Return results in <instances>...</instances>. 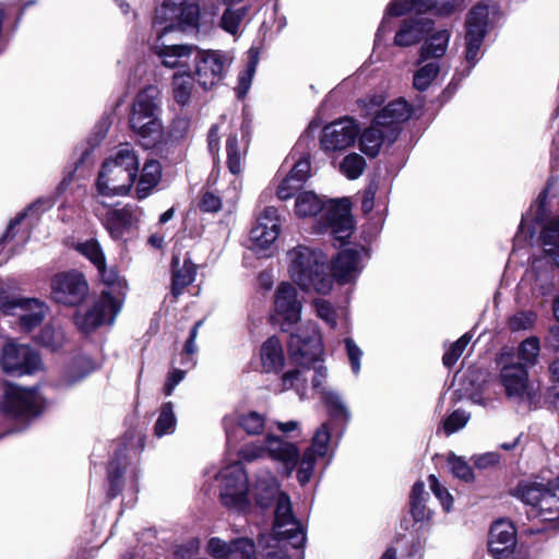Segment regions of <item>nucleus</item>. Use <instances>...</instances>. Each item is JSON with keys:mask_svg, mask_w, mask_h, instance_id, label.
Here are the masks:
<instances>
[{"mask_svg": "<svg viewBox=\"0 0 559 559\" xmlns=\"http://www.w3.org/2000/svg\"><path fill=\"white\" fill-rule=\"evenodd\" d=\"M260 360L263 371L278 373L285 365V356L280 340L269 337L260 349Z\"/></svg>", "mask_w": 559, "mask_h": 559, "instance_id": "obj_31", "label": "nucleus"}, {"mask_svg": "<svg viewBox=\"0 0 559 559\" xmlns=\"http://www.w3.org/2000/svg\"><path fill=\"white\" fill-rule=\"evenodd\" d=\"M257 63H258V58L253 53V50L251 49L249 64H248L246 71L242 72L238 79V87L236 90L238 97H243L247 94V92L249 91V88L251 86L253 74L255 72Z\"/></svg>", "mask_w": 559, "mask_h": 559, "instance_id": "obj_54", "label": "nucleus"}, {"mask_svg": "<svg viewBox=\"0 0 559 559\" xmlns=\"http://www.w3.org/2000/svg\"><path fill=\"white\" fill-rule=\"evenodd\" d=\"M233 540L227 543L218 537H212L207 542V552L215 559H229L231 555Z\"/></svg>", "mask_w": 559, "mask_h": 559, "instance_id": "obj_56", "label": "nucleus"}, {"mask_svg": "<svg viewBox=\"0 0 559 559\" xmlns=\"http://www.w3.org/2000/svg\"><path fill=\"white\" fill-rule=\"evenodd\" d=\"M247 13L248 9L246 7L226 5L217 25L222 31L237 39L242 33V23Z\"/></svg>", "mask_w": 559, "mask_h": 559, "instance_id": "obj_33", "label": "nucleus"}, {"mask_svg": "<svg viewBox=\"0 0 559 559\" xmlns=\"http://www.w3.org/2000/svg\"><path fill=\"white\" fill-rule=\"evenodd\" d=\"M219 497L228 509L246 511L250 508V495L247 473L240 462L222 468L217 475Z\"/></svg>", "mask_w": 559, "mask_h": 559, "instance_id": "obj_12", "label": "nucleus"}, {"mask_svg": "<svg viewBox=\"0 0 559 559\" xmlns=\"http://www.w3.org/2000/svg\"><path fill=\"white\" fill-rule=\"evenodd\" d=\"M43 397L36 389H24L8 384L4 392L3 407L16 419H31L43 408Z\"/></svg>", "mask_w": 559, "mask_h": 559, "instance_id": "obj_17", "label": "nucleus"}, {"mask_svg": "<svg viewBox=\"0 0 559 559\" xmlns=\"http://www.w3.org/2000/svg\"><path fill=\"white\" fill-rule=\"evenodd\" d=\"M485 36L480 33L466 32L465 35V62L468 64V71L478 62L481 57V45Z\"/></svg>", "mask_w": 559, "mask_h": 559, "instance_id": "obj_47", "label": "nucleus"}, {"mask_svg": "<svg viewBox=\"0 0 559 559\" xmlns=\"http://www.w3.org/2000/svg\"><path fill=\"white\" fill-rule=\"evenodd\" d=\"M524 281L531 284L533 294L547 295L555 284L554 267L544 264L542 260H535Z\"/></svg>", "mask_w": 559, "mask_h": 559, "instance_id": "obj_29", "label": "nucleus"}, {"mask_svg": "<svg viewBox=\"0 0 559 559\" xmlns=\"http://www.w3.org/2000/svg\"><path fill=\"white\" fill-rule=\"evenodd\" d=\"M515 545V528L506 520L496 521L489 531L488 548L493 557L500 559L510 552Z\"/></svg>", "mask_w": 559, "mask_h": 559, "instance_id": "obj_26", "label": "nucleus"}, {"mask_svg": "<svg viewBox=\"0 0 559 559\" xmlns=\"http://www.w3.org/2000/svg\"><path fill=\"white\" fill-rule=\"evenodd\" d=\"M544 252L559 265V217L547 224L540 234Z\"/></svg>", "mask_w": 559, "mask_h": 559, "instance_id": "obj_39", "label": "nucleus"}, {"mask_svg": "<svg viewBox=\"0 0 559 559\" xmlns=\"http://www.w3.org/2000/svg\"><path fill=\"white\" fill-rule=\"evenodd\" d=\"M469 416L463 411H454L444 421L443 429L447 435H452L462 429L468 421Z\"/></svg>", "mask_w": 559, "mask_h": 559, "instance_id": "obj_59", "label": "nucleus"}, {"mask_svg": "<svg viewBox=\"0 0 559 559\" xmlns=\"http://www.w3.org/2000/svg\"><path fill=\"white\" fill-rule=\"evenodd\" d=\"M540 352L539 340L531 336L524 340L518 347L515 364H521L526 370L536 365Z\"/></svg>", "mask_w": 559, "mask_h": 559, "instance_id": "obj_42", "label": "nucleus"}, {"mask_svg": "<svg viewBox=\"0 0 559 559\" xmlns=\"http://www.w3.org/2000/svg\"><path fill=\"white\" fill-rule=\"evenodd\" d=\"M464 0H393L386 8L385 15L376 35V45L388 32L386 22L390 16H401L407 12L427 13L445 17L460 10Z\"/></svg>", "mask_w": 559, "mask_h": 559, "instance_id": "obj_13", "label": "nucleus"}, {"mask_svg": "<svg viewBox=\"0 0 559 559\" xmlns=\"http://www.w3.org/2000/svg\"><path fill=\"white\" fill-rule=\"evenodd\" d=\"M280 234V216L277 209L266 206L259 213L257 223L250 231L252 250L258 253L270 249Z\"/></svg>", "mask_w": 559, "mask_h": 559, "instance_id": "obj_20", "label": "nucleus"}, {"mask_svg": "<svg viewBox=\"0 0 559 559\" xmlns=\"http://www.w3.org/2000/svg\"><path fill=\"white\" fill-rule=\"evenodd\" d=\"M245 145L239 143L237 135H229L226 142L227 166L233 175H239L242 170Z\"/></svg>", "mask_w": 559, "mask_h": 559, "instance_id": "obj_45", "label": "nucleus"}, {"mask_svg": "<svg viewBox=\"0 0 559 559\" xmlns=\"http://www.w3.org/2000/svg\"><path fill=\"white\" fill-rule=\"evenodd\" d=\"M0 311L19 319L20 329L29 333L44 321L48 307L36 298H17L11 295L10 286L0 282Z\"/></svg>", "mask_w": 559, "mask_h": 559, "instance_id": "obj_10", "label": "nucleus"}, {"mask_svg": "<svg viewBox=\"0 0 559 559\" xmlns=\"http://www.w3.org/2000/svg\"><path fill=\"white\" fill-rule=\"evenodd\" d=\"M295 212L300 217L313 216L321 212L320 231L329 233L340 242L347 239L354 229L350 209L346 201H330L324 204L314 192L305 191L296 199Z\"/></svg>", "mask_w": 559, "mask_h": 559, "instance_id": "obj_6", "label": "nucleus"}, {"mask_svg": "<svg viewBox=\"0 0 559 559\" xmlns=\"http://www.w3.org/2000/svg\"><path fill=\"white\" fill-rule=\"evenodd\" d=\"M428 483L431 491L441 503L444 511L449 512L453 504V497L448 489L442 486L435 475L428 477Z\"/></svg>", "mask_w": 559, "mask_h": 559, "instance_id": "obj_55", "label": "nucleus"}, {"mask_svg": "<svg viewBox=\"0 0 559 559\" xmlns=\"http://www.w3.org/2000/svg\"><path fill=\"white\" fill-rule=\"evenodd\" d=\"M52 205L53 201L50 199H38L32 203L25 211L17 214V216L10 222L8 229L1 239V242H5L14 237V229L23 219L33 215L37 217L39 214L49 210Z\"/></svg>", "mask_w": 559, "mask_h": 559, "instance_id": "obj_41", "label": "nucleus"}, {"mask_svg": "<svg viewBox=\"0 0 559 559\" xmlns=\"http://www.w3.org/2000/svg\"><path fill=\"white\" fill-rule=\"evenodd\" d=\"M359 127L353 118L344 117L325 126L320 139L324 151H340L354 144Z\"/></svg>", "mask_w": 559, "mask_h": 559, "instance_id": "obj_21", "label": "nucleus"}, {"mask_svg": "<svg viewBox=\"0 0 559 559\" xmlns=\"http://www.w3.org/2000/svg\"><path fill=\"white\" fill-rule=\"evenodd\" d=\"M96 369V364L87 356H79L73 359L71 366L66 372V382L68 384H73L90 373H92Z\"/></svg>", "mask_w": 559, "mask_h": 559, "instance_id": "obj_44", "label": "nucleus"}, {"mask_svg": "<svg viewBox=\"0 0 559 559\" xmlns=\"http://www.w3.org/2000/svg\"><path fill=\"white\" fill-rule=\"evenodd\" d=\"M275 313L283 320L282 329L287 331L289 326L300 320L302 305L298 299L296 288L286 282L281 283L275 290Z\"/></svg>", "mask_w": 559, "mask_h": 559, "instance_id": "obj_22", "label": "nucleus"}, {"mask_svg": "<svg viewBox=\"0 0 559 559\" xmlns=\"http://www.w3.org/2000/svg\"><path fill=\"white\" fill-rule=\"evenodd\" d=\"M229 559H257L253 542L246 537L234 539Z\"/></svg>", "mask_w": 559, "mask_h": 559, "instance_id": "obj_52", "label": "nucleus"}, {"mask_svg": "<svg viewBox=\"0 0 559 559\" xmlns=\"http://www.w3.org/2000/svg\"><path fill=\"white\" fill-rule=\"evenodd\" d=\"M195 274L197 266L190 259L185 258L180 263L179 259L175 257L173 260V294L179 295L186 286L194 281Z\"/></svg>", "mask_w": 559, "mask_h": 559, "instance_id": "obj_34", "label": "nucleus"}, {"mask_svg": "<svg viewBox=\"0 0 559 559\" xmlns=\"http://www.w3.org/2000/svg\"><path fill=\"white\" fill-rule=\"evenodd\" d=\"M87 294L88 284L80 272H64L52 278L51 295L59 304L76 306L84 300Z\"/></svg>", "mask_w": 559, "mask_h": 559, "instance_id": "obj_18", "label": "nucleus"}, {"mask_svg": "<svg viewBox=\"0 0 559 559\" xmlns=\"http://www.w3.org/2000/svg\"><path fill=\"white\" fill-rule=\"evenodd\" d=\"M185 371L174 369L168 373L167 381L164 386V392L167 396L173 394L175 388L183 380Z\"/></svg>", "mask_w": 559, "mask_h": 559, "instance_id": "obj_64", "label": "nucleus"}, {"mask_svg": "<svg viewBox=\"0 0 559 559\" xmlns=\"http://www.w3.org/2000/svg\"><path fill=\"white\" fill-rule=\"evenodd\" d=\"M139 157L129 144H121L114 156L107 158L96 180L100 195L115 197L127 194L138 176Z\"/></svg>", "mask_w": 559, "mask_h": 559, "instance_id": "obj_9", "label": "nucleus"}, {"mask_svg": "<svg viewBox=\"0 0 559 559\" xmlns=\"http://www.w3.org/2000/svg\"><path fill=\"white\" fill-rule=\"evenodd\" d=\"M120 310L121 300L102 292L88 308L75 312L74 323L83 333H90L103 324H112Z\"/></svg>", "mask_w": 559, "mask_h": 559, "instance_id": "obj_16", "label": "nucleus"}, {"mask_svg": "<svg viewBox=\"0 0 559 559\" xmlns=\"http://www.w3.org/2000/svg\"><path fill=\"white\" fill-rule=\"evenodd\" d=\"M103 226L114 240H128L138 230L142 210L135 204H126L120 209H96Z\"/></svg>", "mask_w": 559, "mask_h": 559, "instance_id": "obj_15", "label": "nucleus"}, {"mask_svg": "<svg viewBox=\"0 0 559 559\" xmlns=\"http://www.w3.org/2000/svg\"><path fill=\"white\" fill-rule=\"evenodd\" d=\"M190 128V120L187 117H177L170 127V136L175 140L183 139Z\"/></svg>", "mask_w": 559, "mask_h": 559, "instance_id": "obj_63", "label": "nucleus"}, {"mask_svg": "<svg viewBox=\"0 0 559 559\" xmlns=\"http://www.w3.org/2000/svg\"><path fill=\"white\" fill-rule=\"evenodd\" d=\"M419 68L414 73L413 85L418 91H426L440 72V62L429 59L425 62L418 60Z\"/></svg>", "mask_w": 559, "mask_h": 559, "instance_id": "obj_40", "label": "nucleus"}, {"mask_svg": "<svg viewBox=\"0 0 559 559\" xmlns=\"http://www.w3.org/2000/svg\"><path fill=\"white\" fill-rule=\"evenodd\" d=\"M448 465L452 474L466 483L474 480V474L468 463L461 456L451 453L448 456Z\"/></svg>", "mask_w": 559, "mask_h": 559, "instance_id": "obj_51", "label": "nucleus"}, {"mask_svg": "<svg viewBox=\"0 0 559 559\" xmlns=\"http://www.w3.org/2000/svg\"><path fill=\"white\" fill-rule=\"evenodd\" d=\"M76 249L82 255L87 258L96 269L106 263L103 249L96 239H90L85 242L79 243Z\"/></svg>", "mask_w": 559, "mask_h": 559, "instance_id": "obj_50", "label": "nucleus"}, {"mask_svg": "<svg viewBox=\"0 0 559 559\" xmlns=\"http://www.w3.org/2000/svg\"><path fill=\"white\" fill-rule=\"evenodd\" d=\"M289 277L305 292L326 295L332 290L333 278L328 272V258L321 251L307 246H296L287 251Z\"/></svg>", "mask_w": 559, "mask_h": 559, "instance_id": "obj_5", "label": "nucleus"}, {"mask_svg": "<svg viewBox=\"0 0 559 559\" xmlns=\"http://www.w3.org/2000/svg\"><path fill=\"white\" fill-rule=\"evenodd\" d=\"M492 13H495L493 8L483 3L475 5L467 14L466 32L480 33L481 36H486L490 21V14Z\"/></svg>", "mask_w": 559, "mask_h": 559, "instance_id": "obj_37", "label": "nucleus"}, {"mask_svg": "<svg viewBox=\"0 0 559 559\" xmlns=\"http://www.w3.org/2000/svg\"><path fill=\"white\" fill-rule=\"evenodd\" d=\"M310 368L313 369L311 378L312 388L324 402L330 416L333 419L347 421L349 419V412L342 397L336 392L322 386V381L326 377V369L322 366L321 360L318 364H312Z\"/></svg>", "mask_w": 559, "mask_h": 559, "instance_id": "obj_25", "label": "nucleus"}, {"mask_svg": "<svg viewBox=\"0 0 559 559\" xmlns=\"http://www.w3.org/2000/svg\"><path fill=\"white\" fill-rule=\"evenodd\" d=\"M200 207L204 212L215 213L222 209V200L213 192H204L200 201Z\"/></svg>", "mask_w": 559, "mask_h": 559, "instance_id": "obj_61", "label": "nucleus"}, {"mask_svg": "<svg viewBox=\"0 0 559 559\" xmlns=\"http://www.w3.org/2000/svg\"><path fill=\"white\" fill-rule=\"evenodd\" d=\"M365 167V158L357 153L348 154L341 163V171L350 180L359 178L362 175Z\"/></svg>", "mask_w": 559, "mask_h": 559, "instance_id": "obj_48", "label": "nucleus"}, {"mask_svg": "<svg viewBox=\"0 0 559 559\" xmlns=\"http://www.w3.org/2000/svg\"><path fill=\"white\" fill-rule=\"evenodd\" d=\"M162 175L160 164L157 160H147L142 169V174L136 187L139 199L146 198L153 188L158 183Z\"/></svg>", "mask_w": 559, "mask_h": 559, "instance_id": "obj_36", "label": "nucleus"}, {"mask_svg": "<svg viewBox=\"0 0 559 559\" xmlns=\"http://www.w3.org/2000/svg\"><path fill=\"white\" fill-rule=\"evenodd\" d=\"M500 382L510 400L521 402L530 396L528 370L521 364H515L513 359L503 364Z\"/></svg>", "mask_w": 559, "mask_h": 559, "instance_id": "obj_23", "label": "nucleus"}, {"mask_svg": "<svg viewBox=\"0 0 559 559\" xmlns=\"http://www.w3.org/2000/svg\"><path fill=\"white\" fill-rule=\"evenodd\" d=\"M97 271L102 282L107 287L103 292H109L114 298H119L122 304L127 293L124 278H122L115 269H107L106 263L97 267Z\"/></svg>", "mask_w": 559, "mask_h": 559, "instance_id": "obj_38", "label": "nucleus"}, {"mask_svg": "<svg viewBox=\"0 0 559 559\" xmlns=\"http://www.w3.org/2000/svg\"><path fill=\"white\" fill-rule=\"evenodd\" d=\"M411 117V109L404 99L389 103L378 111L372 123L359 138V147L370 157L379 154L384 143H393L400 132L401 124Z\"/></svg>", "mask_w": 559, "mask_h": 559, "instance_id": "obj_8", "label": "nucleus"}, {"mask_svg": "<svg viewBox=\"0 0 559 559\" xmlns=\"http://www.w3.org/2000/svg\"><path fill=\"white\" fill-rule=\"evenodd\" d=\"M176 425L177 418L174 412V404L171 402L163 403L154 425L155 436L160 438L163 436L174 433Z\"/></svg>", "mask_w": 559, "mask_h": 559, "instance_id": "obj_43", "label": "nucleus"}, {"mask_svg": "<svg viewBox=\"0 0 559 559\" xmlns=\"http://www.w3.org/2000/svg\"><path fill=\"white\" fill-rule=\"evenodd\" d=\"M474 465L477 468L485 469L496 466L500 462V454L497 452H487L473 456Z\"/></svg>", "mask_w": 559, "mask_h": 559, "instance_id": "obj_62", "label": "nucleus"}, {"mask_svg": "<svg viewBox=\"0 0 559 559\" xmlns=\"http://www.w3.org/2000/svg\"><path fill=\"white\" fill-rule=\"evenodd\" d=\"M191 71H177L171 78V95L176 104L181 107L190 105L194 93L195 85Z\"/></svg>", "mask_w": 559, "mask_h": 559, "instance_id": "obj_32", "label": "nucleus"}, {"mask_svg": "<svg viewBox=\"0 0 559 559\" xmlns=\"http://www.w3.org/2000/svg\"><path fill=\"white\" fill-rule=\"evenodd\" d=\"M231 59L222 50H203L197 47L193 55L194 71L192 72L198 84L203 90H211L222 82Z\"/></svg>", "mask_w": 559, "mask_h": 559, "instance_id": "obj_14", "label": "nucleus"}, {"mask_svg": "<svg viewBox=\"0 0 559 559\" xmlns=\"http://www.w3.org/2000/svg\"><path fill=\"white\" fill-rule=\"evenodd\" d=\"M429 493L425 490V484L417 481L413 485L409 495L411 513L416 522L429 521L432 511L426 506Z\"/></svg>", "mask_w": 559, "mask_h": 559, "instance_id": "obj_35", "label": "nucleus"}, {"mask_svg": "<svg viewBox=\"0 0 559 559\" xmlns=\"http://www.w3.org/2000/svg\"><path fill=\"white\" fill-rule=\"evenodd\" d=\"M2 368L7 373H32L40 367L38 354L27 345L8 343L2 349Z\"/></svg>", "mask_w": 559, "mask_h": 559, "instance_id": "obj_19", "label": "nucleus"}, {"mask_svg": "<svg viewBox=\"0 0 559 559\" xmlns=\"http://www.w3.org/2000/svg\"><path fill=\"white\" fill-rule=\"evenodd\" d=\"M451 36V31L448 28L429 34L419 49L420 61L425 62L429 59L439 61L448 50Z\"/></svg>", "mask_w": 559, "mask_h": 559, "instance_id": "obj_30", "label": "nucleus"}, {"mask_svg": "<svg viewBox=\"0 0 559 559\" xmlns=\"http://www.w3.org/2000/svg\"><path fill=\"white\" fill-rule=\"evenodd\" d=\"M521 500L531 506V515L544 522L559 520V476L547 485L531 483L519 488Z\"/></svg>", "mask_w": 559, "mask_h": 559, "instance_id": "obj_11", "label": "nucleus"}, {"mask_svg": "<svg viewBox=\"0 0 559 559\" xmlns=\"http://www.w3.org/2000/svg\"><path fill=\"white\" fill-rule=\"evenodd\" d=\"M250 500L261 508H269L275 501L273 539L286 542L293 548H301L306 543L302 524L292 511L289 497L280 491L277 478L267 469L259 471L249 488Z\"/></svg>", "mask_w": 559, "mask_h": 559, "instance_id": "obj_3", "label": "nucleus"}, {"mask_svg": "<svg viewBox=\"0 0 559 559\" xmlns=\"http://www.w3.org/2000/svg\"><path fill=\"white\" fill-rule=\"evenodd\" d=\"M535 319L533 311H520L509 319V328L511 331L527 330L533 326Z\"/></svg>", "mask_w": 559, "mask_h": 559, "instance_id": "obj_57", "label": "nucleus"}, {"mask_svg": "<svg viewBox=\"0 0 559 559\" xmlns=\"http://www.w3.org/2000/svg\"><path fill=\"white\" fill-rule=\"evenodd\" d=\"M159 114L160 92L157 86L148 85L138 93L129 116L130 128L145 148L154 147L163 139Z\"/></svg>", "mask_w": 559, "mask_h": 559, "instance_id": "obj_7", "label": "nucleus"}, {"mask_svg": "<svg viewBox=\"0 0 559 559\" xmlns=\"http://www.w3.org/2000/svg\"><path fill=\"white\" fill-rule=\"evenodd\" d=\"M310 159L308 155L300 157L295 162L293 169L277 188V197L281 200H287L299 190L310 176Z\"/></svg>", "mask_w": 559, "mask_h": 559, "instance_id": "obj_27", "label": "nucleus"}, {"mask_svg": "<svg viewBox=\"0 0 559 559\" xmlns=\"http://www.w3.org/2000/svg\"><path fill=\"white\" fill-rule=\"evenodd\" d=\"M317 316L322 319L329 326H336V312L331 302L324 299L314 301Z\"/></svg>", "mask_w": 559, "mask_h": 559, "instance_id": "obj_58", "label": "nucleus"}, {"mask_svg": "<svg viewBox=\"0 0 559 559\" xmlns=\"http://www.w3.org/2000/svg\"><path fill=\"white\" fill-rule=\"evenodd\" d=\"M199 17V5L186 0H165L156 10L153 20L156 39L152 50L163 67L191 71L189 64L197 47L189 44H166L164 36L175 29L197 31Z\"/></svg>", "mask_w": 559, "mask_h": 559, "instance_id": "obj_2", "label": "nucleus"}, {"mask_svg": "<svg viewBox=\"0 0 559 559\" xmlns=\"http://www.w3.org/2000/svg\"><path fill=\"white\" fill-rule=\"evenodd\" d=\"M222 425L228 447L233 444V433L236 426L240 427L248 436H260L267 429L265 416L255 411L226 415ZM330 439V428L324 423L317 429L311 445L304 451L300 457L299 449L295 443L288 442L267 430L262 440L245 443L239 449L238 456L240 461L248 463L269 457L282 464L287 476H290L297 467V479L304 486L311 479L317 460L328 454Z\"/></svg>", "mask_w": 559, "mask_h": 559, "instance_id": "obj_1", "label": "nucleus"}, {"mask_svg": "<svg viewBox=\"0 0 559 559\" xmlns=\"http://www.w3.org/2000/svg\"><path fill=\"white\" fill-rule=\"evenodd\" d=\"M288 353L290 359L301 369L289 370L283 373L278 383L274 386V391L282 393L294 389L302 399L308 380L307 372L312 364L320 361L323 353L321 336L316 323L308 322L290 334Z\"/></svg>", "mask_w": 559, "mask_h": 559, "instance_id": "obj_4", "label": "nucleus"}, {"mask_svg": "<svg viewBox=\"0 0 559 559\" xmlns=\"http://www.w3.org/2000/svg\"><path fill=\"white\" fill-rule=\"evenodd\" d=\"M433 22L426 17H415L403 22L394 37V45L408 47L419 43L432 29Z\"/></svg>", "mask_w": 559, "mask_h": 559, "instance_id": "obj_28", "label": "nucleus"}, {"mask_svg": "<svg viewBox=\"0 0 559 559\" xmlns=\"http://www.w3.org/2000/svg\"><path fill=\"white\" fill-rule=\"evenodd\" d=\"M367 257L368 252L364 247L341 251L332 264L333 276L341 284L355 281L360 274L364 267L362 261Z\"/></svg>", "mask_w": 559, "mask_h": 559, "instance_id": "obj_24", "label": "nucleus"}, {"mask_svg": "<svg viewBox=\"0 0 559 559\" xmlns=\"http://www.w3.org/2000/svg\"><path fill=\"white\" fill-rule=\"evenodd\" d=\"M345 348L352 370L355 374H358L360 371V358L362 356V352L352 338L345 340Z\"/></svg>", "mask_w": 559, "mask_h": 559, "instance_id": "obj_60", "label": "nucleus"}, {"mask_svg": "<svg viewBox=\"0 0 559 559\" xmlns=\"http://www.w3.org/2000/svg\"><path fill=\"white\" fill-rule=\"evenodd\" d=\"M126 464V454L124 450H119L116 452L115 457L109 463L108 467V479L110 483V488L108 495L114 498L120 491V479L123 474V466Z\"/></svg>", "mask_w": 559, "mask_h": 559, "instance_id": "obj_46", "label": "nucleus"}, {"mask_svg": "<svg viewBox=\"0 0 559 559\" xmlns=\"http://www.w3.org/2000/svg\"><path fill=\"white\" fill-rule=\"evenodd\" d=\"M471 340L472 336L466 333L462 337H460L455 343L451 344L443 355V365L447 367L453 366L461 357Z\"/></svg>", "mask_w": 559, "mask_h": 559, "instance_id": "obj_53", "label": "nucleus"}, {"mask_svg": "<svg viewBox=\"0 0 559 559\" xmlns=\"http://www.w3.org/2000/svg\"><path fill=\"white\" fill-rule=\"evenodd\" d=\"M36 341L55 350L62 346L64 342V332L61 328L47 324L36 337Z\"/></svg>", "mask_w": 559, "mask_h": 559, "instance_id": "obj_49", "label": "nucleus"}]
</instances>
